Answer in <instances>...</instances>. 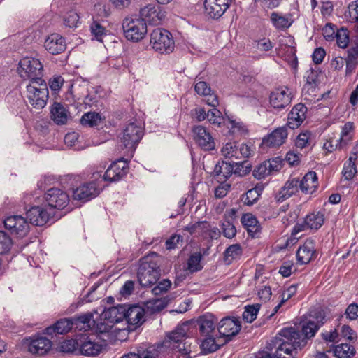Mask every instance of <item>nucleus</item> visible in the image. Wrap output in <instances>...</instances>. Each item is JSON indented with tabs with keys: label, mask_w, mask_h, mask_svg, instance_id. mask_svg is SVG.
<instances>
[{
	"label": "nucleus",
	"mask_w": 358,
	"mask_h": 358,
	"mask_svg": "<svg viewBox=\"0 0 358 358\" xmlns=\"http://www.w3.org/2000/svg\"><path fill=\"white\" fill-rule=\"evenodd\" d=\"M279 335L282 338L276 337L273 341L275 353H265L262 358H294L293 352L306 344L305 339H301L300 333L294 327L284 328Z\"/></svg>",
	"instance_id": "nucleus-1"
},
{
	"label": "nucleus",
	"mask_w": 358,
	"mask_h": 358,
	"mask_svg": "<svg viewBox=\"0 0 358 358\" xmlns=\"http://www.w3.org/2000/svg\"><path fill=\"white\" fill-rule=\"evenodd\" d=\"M159 261L155 252L141 259L137 276L142 287H150L157 282L160 276Z\"/></svg>",
	"instance_id": "nucleus-2"
},
{
	"label": "nucleus",
	"mask_w": 358,
	"mask_h": 358,
	"mask_svg": "<svg viewBox=\"0 0 358 358\" xmlns=\"http://www.w3.org/2000/svg\"><path fill=\"white\" fill-rule=\"evenodd\" d=\"M43 65L41 62L33 57H24L19 63L18 73L24 80H29L31 83L45 81L42 79Z\"/></svg>",
	"instance_id": "nucleus-3"
},
{
	"label": "nucleus",
	"mask_w": 358,
	"mask_h": 358,
	"mask_svg": "<svg viewBox=\"0 0 358 358\" xmlns=\"http://www.w3.org/2000/svg\"><path fill=\"white\" fill-rule=\"evenodd\" d=\"M150 44L154 50L162 54L172 52L175 47L171 34L160 28L155 29L151 33Z\"/></svg>",
	"instance_id": "nucleus-4"
},
{
	"label": "nucleus",
	"mask_w": 358,
	"mask_h": 358,
	"mask_svg": "<svg viewBox=\"0 0 358 358\" xmlns=\"http://www.w3.org/2000/svg\"><path fill=\"white\" fill-rule=\"evenodd\" d=\"M27 91L29 102L34 108L41 109L45 107L48 99V89L45 81L28 85Z\"/></svg>",
	"instance_id": "nucleus-5"
},
{
	"label": "nucleus",
	"mask_w": 358,
	"mask_h": 358,
	"mask_svg": "<svg viewBox=\"0 0 358 358\" xmlns=\"http://www.w3.org/2000/svg\"><path fill=\"white\" fill-rule=\"evenodd\" d=\"M122 28L125 37L135 42L143 38L147 33V24L140 18L126 17L122 22Z\"/></svg>",
	"instance_id": "nucleus-6"
},
{
	"label": "nucleus",
	"mask_w": 358,
	"mask_h": 358,
	"mask_svg": "<svg viewBox=\"0 0 358 358\" xmlns=\"http://www.w3.org/2000/svg\"><path fill=\"white\" fill-rule=\"evenodd\" d=\"M140 19L153 25L160 24L165 18V13L157 4H148L140 10Z\"/></svg>",
	"instance_id": "nucleus-7"
},
{
	"label": "nucleus",
	"mask_w": 358,
	"mask_h": 358,
	"mask_svg": "<svg viewBox=\"0 0 358 358\" xmlns=\"http://www.w3.org/2000/svg\"><path fill=\"white\" fill-rule=\"evenodd\" d=\"M143 135V132L141 127L134 123H130L124 130L123 136L121 138L122 143L124 148L129 150H134L141 141Z\"/></svg>",
	"instance_id": "nucleus-8"
},
{
	"label": "nucleus",
	"mask_w": 358,
	"mask_h": 358,
	"mask_svg": "<svg viewBox=\"0 0 358 358\" xmlns=\"http://www.w3.org/2000/svg\"><path fill=\"white\" fill-rule=\"evenodd\" d=\"M221 153L225 158L241 159L248 157L251 154V149L245 144L229 142L223 146Z\"/></svg>",
	"instance_id": "nucleus-9"
},
{
	"label": "nucleus",
	"mask_w": 358,
	"mask_h": 358,
	"mask_svg": "<svg viewBox=\"0 0 358 358\" xmlns=\"http://www.w3.org/2000/svg\"><path fill=\"white\" fill-rule=\"evenodd\" d=\"M4 226L11 234H16L20 237L27 236L29 231V224L25 218L19 215L7 217L4 220Z\"/></svg>",
	"instance_id": "nucleus-10"
},
{
	"label": "nucleus",
	"mask_w": 358,
	"mask_h": 358,
	"mask_svg": "<svg viewBox=\"0 0 358 358\" xmlns=\"http://www.w3.org/2000/svg\"><path fill=\"white\" fill-rule=\"evenodd\" d=\"M45 199L51 208L59 210L65 208L69 202V195L57 188H52L48 190L45 194Z\"/></svg>",
	"instance_id": "nucleus-11"
},
{
	"label": "nucleus",
	"mask_w": 358,
	"mask_h": 358,
	"mask_svg": "<svg viewBox=\"0 0 358 358\" xmlns=\"http://www.w3.org/2000/svg\"><path fill=\"white\" fill-rule=\"evenodd\" d=\"M240 322L230 317L222 319L218 326V331L222 338H224L223 343L229 342L231 337L236 335L241 330Z\"/></svg>",
	"instance_id": "nucleus-12"
},
{
	"label": "nucleus",
	"mask_w": 358,
	"mask_h": 358,
	"mask_svg": "<svg viewBox=\"0 0 358 358\" xmlns=\"http://www.w3.org/2000/svg\"><path fill=\"white\" fill-rule=\"evenodd\" d=\"M191 323L188 321L183 322L182 324L177 326L176 329L167 335L169 339L173 343H179L177 346L178 350L182 352L183 354H187L189 352V350L187 349L185 344L181 343L189 336V331L190 329Z\"/></svg>",
	"instance_id": "nucleus-13"
},
{
	"label": "nucleus",
	"mask_w": 358,
	"mask_h": 358,
	"mask_svg": "<svg viewBox=\"0 0 358 358\" xmlns=\"http://www.w3.org/2000/svg\"><path fill=\"white\" fill-rule=\"evenodd\" d=\"M194 134V139L199 147L204 150H213L215 149V143L211 134L207 129L201 126L198 125L192 128Z\"/></svg>",
	"instance_id": "nucleus-14"
},
{
	"label": "nucleus",
	"mask_w": 358,
	"mask_h": 358,
	"mask_svg": "<svg viewBox=\"0 0 358 358\" xmlns=\"http://www.w3.org/2000/svg\"><path fill=\"white\" fill-rule=\"evenodd\" d=\"M231 0H205L204 8L207 15L218 19L229 8Z\"/></svg>",
	"instance_id": "nucleus-15"
},
{
	"label": "nucleus",
	"mask_w": 358,
	"mask_h": 358,
	"mask_svg": "<svg viewBox=\"0 0 358 358\" xmlns=\"http://www.w3.org/2000/svg\"><path fill=\"white\" fill-rule=\"evenodd\" d=\"M292 94L287 87H280L271 93L270 103L275 109H282L292 101Z\"/></svg>",
	"instance_id": "nucleus-16"
},
{
	"label": "nucleus",
	"mask_w": 358,
	"mask_h": 358,
	"mask_svg": "<svg viewBox=\"0 0 358 358\" xmlns=\"http://www.w3.org/2000/svg\"><path fill=\"white\" fill-rule=\"evenodd\" d=\"M125 309L124 320L128 324L133 327V329H136L144 322L145 310L142 307L138 305H125Z\"/></svg>",
	"instance_id": "nucleus-17"
},
{
	"label": "nucleus",
	"mask_w": 358,
	"mask_h": 358,
	"mask_svg": "<svg viewBox=\"0 0 358 358\" xmlns=\"http://www.w3.org/2000/svg\"><path fill=\"white\" fill-rule=\"evenodd\" d=\"M127 162L120 159L113 162L106 171L103 175L104 180L115 182L120 180L127 173Z\"/></svg>",
	"instance_id": "nucleus-18"
},
{
	"label": "nucleus",
	"mask_w": 358,
	"mask_h": 358,
	"mask_svg": "<svg viewBox=\"0 0 358 358\" xmlns=\"http://www.w3.org/2000/svg\"><path fill=\"white\" fill-rule=\"evenodd\" d=\"M99 194V189L94 182H89L83 185L73 192L74 199L83 201H87L97 196Z\"/></svg>",
	"instance_id": "nucleus-19"
},
{
	"label": "nucleus",
	"mask_w": 358,
	"mask_h": 358,
	"mask_svg": "<svg viewBox=\"0 0 358 358\" xmlns=\"http://www.w3.org/2000/svg\"><path fill=\"white\" fill-rule=\"evenodd\" d=\"M307 108L303 103L294 106L289 112L287 126L292 129L298 128L306 117Z\"/></svg>",
	"instance_id": "nucleus-20"
},
{
	"label": "nucleus",
	"mask_w": 358,
	"mask_h": 358,
	"mask_svg": "<svg viewBox=\"0 0 358 358\" xmlns=\"http://www.w3.org/2000/svg\"><path fill=\"white\" fill-rule=\"evenodd\" d=\"M26 215L30 223L36 226H43L49 220L51 213L42 207L34 206L27 210Z\"/></svg>",
	"instance_id": "nucleus-21"
},
{
	"label": "nucleus",
	"mask_w": 358,
	"mask_h": 358,
	"mask_svg": "<svg viewBox=\"0 0 358 358\" xmlns=\"http://www.w3.org/2000/svg\"><path fill=\"white\" fill-rule=\"evenodd\" d=\"M65 39L57 34L49 36L44 43L45 49L52 55L59 54L66 49Z\"/></svg>",
	"instance_id": "nucleus-22"
},
{
	"label": "nucleus",
	"mask_w": 358,
	"mask_h": 358,
	"mask_svg": "<svg viewBox=\"0 0 358 358\" xmlns=\"http://www.w3.org/2000/svg\"><path fill=\"white\" fill-rule=\"evenodd\" d=\"M299 189V180L296 178H289L280 189L275 198L278 202H282L297 193Z\"/></svg>",
	"instance_id": "nucleus-23"
},
{
	"label": "nucleus",
	"mask_w": 358,
	"mask_h": 358,
	"mask_svg": "<svg viewBox=\"0 0 358 358\" xmlns=\"http://www.w3.org/2000/svg\"><path fill=\"white\" fill-rule=\"evenodd\" d=\"M287 137L286 128L285 127H279L264 138L262 143L268 147H279L285 143Z\"/></svg>",
	"instance_id": "nucleus-24"
},
{
	"label": "nucleus",
	"mask_w": 358,
	"mask_h": 358,
	"mask_svg": "<svg viewBox=\"0 0 358 358\" xmlns=\"http://www.w3.org/2000/svg\"><path fill=\"white\" fill-rule=\"evenodd\" d=\"M315 255L314 242L310 239L306 240L296 252L297 261L302 264L309 263Z\"/></svg>",
	"instance_id": "nucleus-25"
},
{
	"label": "nucleus",
	"mask_w": 358,
	"mask_h": 358,
	"mask_svg": "<svg viewBox=\"0 0 358 358\" xmlns=\"http://www.w3.org/2000/svg\"><path fill=\"white\" fill-rule=\"evenodd\" d=\"M315 315L316 322L310 320L302 326V334L305 337L303 339H305L306 341V339L313 337L319 327L324 323V316L322 311H318Z\"/></svg>",
	"instance_id": "nucleus-26"
},
{
	"label": "nucleus",
	"mask_w": 358,
	"mask_h": 358,
	"mask_svg": "<svg viewBox=\"0 0 358 358\" xmlns=\"http://www.w3.org/2000/svg\"><path fill=\"white\" fill-rule=\"evenodd\" d=\"M125 310V305L113 306L105 310L102 313L101 317L108 323H117L124 320Z\"/></svg>",
	"instance_id": "nucleus-27"
},
{
	"label": "nucleus",
	"mask_w": 358,
	"mask_h": 358,
	"mask_svg": "<svg viewBox=\"0 0 358 358\" xmlns=\"http://www.w3.org/2000/svg\"><path fill=\"white\" fill-rule=\"evenodd\" d=\"M318 187L317 176L315 172H308L301 180H299L300 190L306 194H313Z\"/></svg>",
	"instance_id": "nucleus-28"
},
{
	"label": "nucleus",
	"mask_w": 358,
	"mask_h": 358,
	"mask_svg": "<svg viewBox=\"0 0 358 358\" xmlns=\"http://www.w3.org/2000/svg\"><path fill=\"white\" fill-rule=\"evenodd\" d=\"M272 25L279 31H285L289 28L294 20L291 14L282 15L278 12H272L270 15Z\"/></svg>",
	"instance_id": "nucleus-29"
},
{
	"label": "nucleus",
	"mask_w": 358,
	"mask_h": 358,
	"mask_svg": "<svg viewBox=\"0 0 358 358\" xmlns=\"http://www.w3.org/2000/svg\"><path fill=\"white\" fill-rule=\"evenodd\" d=\"M216 321L212 315L199 317L196 321L199 331L202 336H214Z\"/></svg>",
	"instance_id": "nucleus-30"
},
{
	"label": "nucleus",
	"mask_w": 358,
	"mask_h": 358,
	"mask_svg": "<svg viewBox=\"0 0 358 358\" xmlns=\"http://www.w3.org/2000/svg\"><path fill=\"white\" fill-rule=\"evenodd\" d=\"M51 117L57 124H65L67 123L70 113L64 105L55 102L50 110Z\"/></svg>",
	"instance_id": "nucleus-31"
},
{
	"label": "nucleus",
	"mask_w": 358,
	"mask_h": 358,
	"mask_svg": "<svg viewBox=\"0 0 358 358\" xmlns=\"http://www.w3.org/2000/svg\"><path fill=\"white\" fill-rule=\"evenodd\" d=\"M51 341L45 337H38L31 341L29 345V351L35 355H43L51 348Z\"/></svg>",
	"instance_id": "nucleus-32"
},
{
	"label": "nucleus",
	"mask_w": 358,
	"mask_h": 358,
	"mask_svg": "<svg viewBox=\"0 0 358 358\" xmlns=\"http://www.w3.org/2000/svg\"><path fill=\"white\" fill-rule=\"evenodd\" d=\"M355 134L354 124L352 122H346L341 129V136L336 141V148L344 149L352 141Z\"/></svg>",
	"instance_id": "nucleus-33"
},
{
	"label": "nucleus",
	"mask_w": 358,
	"mask_h": 358,
	"mask_svg": "<svg viewBox=\"0 0 358 358\" xmlns=\"http://www.w3.org/2000/svg\"><path fill=\"white\" fill-rule=\"evenodd\" d=\"M73 323V328L78 329L80 331H87L91 328L92 323L94 324L93 314L92 313H85L71 318Z\"/></svg>",
	"instance_id": "nucleus-34"
},
{
	"label": "nucleus",
	"mask_w": 358,
	"mask_h": 358,
	"mask_svg": "<svg viewBox=\"0 0 358 358\" xmlns=\"http://www.w3.org/2000/svg\"><path fill=\"white\" fill-rule=\"evenodd\" d=\"M213 173L220 181H225L234 173V164L231 162H219L215 166Z\"/></svg>",
	"instance_id": "nucleus-35"
},
{
	"label": "nucleus",
	"mask_w": 358,
	"mask_h": 358,
	"mask_svg": "<svg viewBox=\"0 0 358 358\" xmlns=\"http://www.w3.org/2000/svg\"><path fill=\"white\" fill-rule=\"evenodd\" d=\"M73 328V323H71V318H64L57 321L53 327L46 329L48 334L55 332L58 334H64L69 332Z\"/></svg>",
	"instance_id": "nucleus-36"
},
{
	"label": "nucleus",
	"mask_w": 358,
	"mask_h": 358,
	"mask_svg": "<svg viewBox=\"0 0 358 358\" xmlns=\"http://www.w3.org/2000/svg\"><path fill=\"white\" fill-rule=\"evenodd\" d=\"M346 63V74H351L358 63V45L351 47L348 50V56L345 59Z\"/></svg>",
	"instance_id": "nucleus-37"
},
{
	"label": "nucleus",
	"mask_w": 358,
	"mask_h": 358,
	"mask_svg": "<svg viewBox=\"0 0 358 358\" xmlns=\"http://www.w3.org/2000/svg\"><path fill=\"white\" fill-rule=\"evenodd\" d=\"M324 215L320 212L308 215L304 220L308 229H318L324 224Z\"/></svg>",
	"instance_id": "nucleus-38"
},
{
	"label": "nucleus",
	"mask_w": 358,
	"mask_h": 358,
	"mask_svg": "<svg viewBox=\"0 0 358 358\" xmlns=\"http://www.w3.org/2000/svg\"><path fill=\"white\" fill-rule=\"evenodd\" d=\"M357 158V153L353 152L350 155L348 160L345 163L343 174L346 180H351L357 173L355 161Z\"/></svg>",
	"instance_id": "nucleus-39"
},
{
	"label": "nucleus",
	"mask_w": 358,
	"mask_h": 358,
	"mask_svg": "<svg viewBox=\"0 0 358 358\" xmlns=\"http://www.w3.org/2000/svg\"><path fill=\"white\" fill-rule=\"evenodd\" d=\"M206 338L201 341V350L203 354H208L213 352H215L219 349L220 345L224 343L220 344L218 342L215 341L214 336H204Z\"/></svg>",
	"instance_id": "nucleus-40"
},
{
	"label": "nucleus",
	"mask_w": 358,
	"mask_h": 358,
	"mask_svg": "<svg viewBox=\"0 0 358 358\" xmlns=\"http://www.w3.org/2000/svg\"><path fill=\"white\" fill-rule=\"evenodd\" d=\"M101 349V345L91 341L84 342L80 348L81 354L85 356H96L99 354Z\"/></svg>",
	"instance_id": "nucleus-41"
},
{
	"label": "nucleus",
	"mask_w": 358,
	"mask_h": 358,
	"mask_svg": "<svg viewBox=\"0 0 358 358\" xmlns=\"http://www.w3.org/2000/svg\"><path fill=\"white\" fill-rule=\"evenodd\" d=\"M242 255V248L240 244H233L229 246L224 252V260L229 264L231 262L240 257Z\"/></svg>",
	"instance_id": "nucleus-42"
},
{
	"label": "nucleus",
	"mask_w": 358,
	"mask_h": 358,
	"mask_svg": "<svg viewBox=\"0 0 358 358\" xmlns=\"http://www.w3.org/2000/svg\"><path fill=\"white\" fill-rule=\"evenodd\" d=\"M241 222L247 228L249 234H256L259 231V226L257 224L258 222L256 217L250 213L243 215L241 217Z\"/></svg>",
	"instance_id": "nucleus-43"
},
{
	"label": "nucleus",
	"mask_w": 358,
	"mask_h": 358,
	"mask_svg": "<svg viewBox=\"0 0 358 358\" xmlns=\"http://www.w3.org/2000/svg\"><path fill=\"white\" fill-rule=\"evenodd\" d=\"M334 352L337 358H350L355 354V349L349 344L341 343L335 347Z\"/></svg>",
	"instance_id": "nucleus-44"
},
{
	"label": "nucleus",
	"mask_w": 358,
	"mask_h": 358,
	"mask_svg": "<svg viewBox=\"0 0 358 358\" xmlns=\"http://www.w3.org/2000/svg\"><path fill=\"white\" fill-rule=\"evenodd\" d=\"M101 122V117L99 113L96 112H88L85 113L81 119L80 123L83 126L95 127Z\"/></svg>",
	"instance_id": "nucleus-45"
},
{
	"label": "nucleus",
	"mask_w": 358,
	"mask_h": 358,
	"mask_svg": "<svg viewBox=\"0 0 358 358\" xmlns=\"http://www.w3.org/2000/svg\"><path fill=\"white\" fill-rule=\"evenodd\" d=\"M169 301V300L166 297L152 299L147 303L146 306L153 313L163 310L167 306Z\"/></svg>",
	"instance_id": "nucleus-46"
},
{
	"label": "nucleus",
	"mask_w": 358,
	"mask_h": 358,
	"mask_svg": "<svg viewBox=\"0 0 358 358\" xmlns=\"http://www.w3.org/2000/svg\"><path fill=\"white\" fill-rule=\"evenodd\" d=\"M259 308V304L246 306L245 311L243 313V319L249 323L253 322L257 317Z\"/></svg>",
	"instance_id": "nucleus-47"
},
{
	"label": "nucleus",
	"mask_w": 358,
	"mask_h": 358,
	"mask_svg": "<svg viewBox=\"0 0 358 358\" xmlns=\"http://www.w3.org/2000/svg\"><path fill=\"white\" fill-rule=\"evenodd\" d=\"M201 258L202 255L200 252L194 253L189 257L187 265L188 269L191 272L198 271L202 268L201 265Z\"/></svg>",
	"instance_id": "nucleus-48"
},
{
	"label": "nucleus",
	"mask_w": 358,
	"mask_h": 358,
	"mask_svg": "<svg viewBox=\"0 0 358 358\" xmlns=\"http://www.w3.org/2000/svg\"><path fill=\"white\" fill-rule=\"evenodd\" d=\"M234 164V173L240 176L246 175L250 171L251 166L247 161L234 162L232 160Z\"/></svg>",
	"instance_id": "nucleus-49"
},
{
	"label": "nucleus",
	"mask_w": 358,
	"mask_h": 358,
	"mask_svg": "<svg viewBox=\"0 0 358 358\" xmlns=\"http://www.w3.org/2000/svg\"><path fill=\"white\" fill-rule=\"evenodd\" d=\"M13 245L12 239L4 231H0V254L8 252Z\"/></svg>",
	"instance_id": "nucleus-50"
},
{
	"label": "nucleus",
	"mask_w": 358,
	"mask_h": 358,
	"mask_svg": "<svg viewBox=\"0 0 358 358\" xmlns=\"http://www.w3.org/2000/svg\"><path fill=\"white\" fill-rule=\"evenodd\" d=\"M260 194L259 192V189L257 188H252L248 190L245 195L243 196L242 200L244 204L247 206H252L259 199Z\"/></svg>",
	"instance_id": "nucleus-51"
},
{
	"label": "nucleus",
	"mask_w": 358,
	"mask_h": 358,
	"mask_svg": "<svg viewBox=\"0 0 358 358\" xmlns=\"http://www.w3.org/2000/svg\"><path fill=\"white\" fill-rule=\"evenodd\" d=\"M137 354L141 358H158L159 352L156 347L150 346L145 350L138 349Z\"/></svg>",
	"instance_id": "nucleus-52"
},
{
	"label": "nucleus",
	"mask_w": 358,
	"mask_h": 358,
	"mask_svg": "<svg viewBox=\"0 0 358 358\" xmlns=\"http://www.w3.org/2000/svg\"><path fill=\"white\" fill-rule=\"evenodd\" d=\"M271 174V173L265 161L257 166L253 171V176L257 179L264 178Z\"/></svg>",
	"instance_id": "nucleus-53"
},
{
	"label": "nucleus",
	"mask_w": 358,
	"mask_h": 358,
	"mask_svg": "<svg viewBox=\"0 0 358 358\" xmlns=\"http://www.w3.org/2000/svg\"><path fill=\"white\" fill-rule=\"evenodd\" d=\"M336 43L340 48L347 47L349 42V37L346 29H341L336 34Z\"/></svg>",
	"instance_id": "nucleus-54"
},
{
	"label": "nucleus",
	"mask_w": 358,
	"mask_h": 358,
	"mask_svg": "<svg viewBox=\"0 0 358 358\" xmlns=\"http://www.w3.org/2000/svg\"><path fill=\"white\" fill-rule=\"evenodd\" d=\"M64 21L66 27L74 28L79 21V16L75 11L70 10L65 15Z\"/></svg>",
	"instance_id": "nucleus-55"
},
{
	"label": "nucleus",
	"mask_w": 358,
	"mask_h": 358,
	"mask_svg": "<svg viewBox=\"0 0 358 358\" xmlns=\"http://www.w3.org/2000/svg\"><path fill=\"white\" fill-rule=\"evenodd\" d=\"M222 230L223 235L227 238H232L236 234L235 226L229 220H225L222 222Z\"/></svg>",
	"instance_id": "nucleus-56"
},
{
	"label": "nucleus",
	"mask_w": 358,
	"mask_h": 358,
	"mask_svg": "<svg viewBox=\"0 0 358 358\" xmlns=\"http://www.w3.org/2000/svg\"><path fill=\"white\" fill-rule=\"evenodd\" d=\"M171 282L169 280L165 279L159 282L156 286L154 287L152 292L155 295H159L166 292L171 287Z\"/></svg>",
	"instance_id": "nucleus-57"
},
{
	"label": "nucleus",
	"mask_w": 358,
	"mask_h": 358,
	"mask_svg": "<svg viewBox=\"0 0 358 358\" xmlns=\"http://www.w3.org/2000/svg\"><path fill=\"white\" fill-rule=\"evenodd\" d=\"M210 224L207 222H198L189 228L190 233H207Z\"/></svg>",
	"instance_id": "nucleus-58"
},
{
	"label": "nucleus",
	"mask_w": 358,
	"mask_h": 358,
	"mask_svg": "<svg viewBox=\"0 0 358 358\" xmlns=\"http://www.w3.org/2000/svg\"><path fill=\"white\" fill-rule=\"evenodd\" d=\"M91 31L92 34L96 37L99 41H102V37L106 34V29L104 27L96 22H94L91 25Z\"/></svg>",
	"instance_id": "nucleus-59"
},
{
	"label": "nucleus",
	"mask_w": 358,
	"mask_h": 358,
	"mask_svg": "<svg viewBox=\"0 0 358 358\" xmlns=\"http://www.w3.org/2000/svg\"><path fill=\"white\" fill-rule=\"evenodd\" d=\"M266 162L271 173L279 171L282 167V160L280 157H275Z\"/></svg>",
	"instance_id": "nucleus-60"
},
{
	"label": "nucleus",
	"mask_w": 358,
	"mask_h": 358,
	"mask_svg": "<svg viewBox=\"0 0 358 358\" xmlns=\"http://www.w3.org/2000/svg\"><path fill=\"white\" fill-rule=\"evenodd\" d=\"M194 90L197 94L202 96H207L211 92L210 87L203 81L196 83Z\"/></svg>",
	"instance_id": "nucleus-61"
},
{
	"label": "nucleus",
	"mask_w": 358,
	"mask_h": 358,
	"mask_svg": "<svg viewBox=\"0 0 358 358\" xmlns=\"http://www.w3.org/2000/svg\"><path fill=\"white\" fill-rule=\"evenodd\" d=\"M221 113L216 108H213L209 110L207 113V117L210 122L212 124H220L221 120Z\"/></svg>",
	"instance_id": "nucleus-62"
},
{
	"label": "nucleus",
	"mask_w": 358,
	"mask_h": 358,
	"mask_svg": "<svg viewBox=\"0 0 358 358\" xmlns=\"http://www.w3.org/2000/svg\"><path fill=\"white\" fill-rule=\"evenodd\" d=\"M182 241V236L178 234L172 235L166 241V247L168 250L176 248L178 245Z\"/></svg>",
	"instance_id": "nucleus-63"
},
{
	"label": "nucleus",
	"mask_w": 358,
	"mask_h": 358,
	"mask_svg": "<svg viewBox=\"0 0 358 358\" xmlns=\"http://www.w3.org/2000/svg\"><path fill=\"white\" fill-rule=\"evenodd\" d=\"M348 14L351 22L358 20V2L355 1L349 5Z\"/></svg>",
	"instance_id": "nucleus-64"
}]
</instances>
